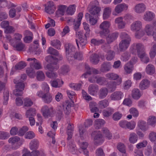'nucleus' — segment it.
<instances>
[{
	"instance_id": "5701e85b",
	"label": "nucleus",
	"mask_w": 156,
	"mask_h": 156,
	"mask_svg": "<svg viewBox=\"0 0 156 156\" xmlns=\"http://www.w3.org/2000/svg\"><path fill=\"white\" fill-rule=\"evenodd\" d=\"M119 34L117 32H114L108 35L106 37V40L108 44H110L115 41L118 37Z\"/></svg>"
},
{
	"instance_id": "20e7f679",
	"label": "nucleus",
	"mask_w": 156,
	"mask_h": 156,
	"mask_svg": "<svg viewBox=\"0 0 156 156\" xmlns=\"http://www.w3.org/2000/svg\"><path fill=\"white\" fill-rule=\"evenodd\" d=\"M42 87L44 91L46 93L44 94L42 100L44 103L46 104H49L52 101L53 99L52 95L48 93L49 90V87L48 85L45 83H43Z\"/></svg>"
},
{
	"instance_id": "5fc2aeb1",
	"label": "nucleus",
	"mask_w": 156,
	"mask_h": 156,
	"mask_svg": "<svg viewBox=\"0 0 156 156\" xmlns=\"http://www.w3.org/2000/svg\"><path fill=\"white\" fill-rule=\"evenodd\" d=\"M75 7L76 6L74 5L69 6L67 8L66 12L68 15H72L75 12Z\"/></svg>"
},
{
	"instance_id": "09e8293b",
	"label": "nucleus",
	"mask_w": 156,
	"mask_h": 156,
	"mask_svg": "<svg viewBox=\"0 0 156 156\" xmlns=\"http://www.w3.org/2000/svg\"><path fill=\"white\" fill-rule=\"evenodd\" d=\"M70 70L68 66L64 65L61 67L59 69L60 72L63 75L66 74Z\"/></svg>"
},
{
	"instance_id": "39448f33",
	"label": "nucleus",
	"mask_w": 156,
	"mask_h": 156,
	"mask_svg": "<svg viewBox=\"0 0 156 156\" xmlns=\"http://www.w3.org/2000/svg\"><path fill=\"white\" fill-rule=\"evenodd\" d=\"M83 17V13L82 12L80 13L78 16L77 20L76 21L75 20L72 19L70 17H66V21L68 23H73L74 25V29L76 31H77L80 25V22Z\"/></svg>"
},
{
	"instance_id": "473e14b6",
	"label": "nucleus",
	"mask_w": 156,
	"mask_h": 156,
	"mask_svg": "<svg viewBox=\"0 0 156 156\" xmlns=\"http://www.w3.org/2000/svg\"><path fill=\"white\" fill-rule=\"evenodd\" d=\"M145 71L149 75H153L155 72L154 66L151 64H149L146 67Z\"/></svg>"
},
{
	"instance_id": "bf43d9fd",
	"label": "nucleus",
	"mask_w": 156,
	"mask_h": 156,
	"mask_svg": "<svg viewBox=\"0 0 156 156\" xmlns=\"http://www.w3.org/2000/svg\"><path fill=\"white\" fill-rule=\"evenodd\" d=\"M51 45L57 49H59L60 47V42L58 40H54L51 41Z\"/></svg>"
},
{
	"instance_id": "8fccbe9b",
	"label": "nucleus",
	"mask_w": 156,
	"mask_h": 156,
	"mask_svg": "<svg viewBox=\"0 0 156 156\" xmlns=\"http://www.w3.org/2000/svg\"><path fill=\"white\" fill-rule=\"evenodd\" d=\"M137 125L140 129L146 131L147 129L146 126V123L144 121L140 120L139 121Z\"/></svg>"
},
{
	"instance_id": "bb28decb",
	"label": "nucleus",
	"mask_w": 156,
	"mask_h": 156,
	"mask_svg": "<svg viewBox=\"0 0 156 156\" xmlns=\"http://www.w3.org/2000/svg\"><path fill=\"white\" fill-rule=\"evenodd\" d=\"M97 16L90 15L89 13H86L85 14V18L87 20H88L90 23L92 25H94L97 22Z\"/></svg>"
},
{
	"instance_id": "a19ab883",
	"label": "nucleus",
	"mask_w": 156,
	"mask_h": 156,
	"mask_svg": "<svg viewBox=\"0 0 156 156\" xmlns=\"http://www.w3.org/2000/svg\"><path fill=\"white\" fill-rule=\"evenodd\" d=\"M83 57V54L82 53L75 52L73 55H72L68 60L71 61L75 59L81 60L82 59Z\"/></svg>"
},
{
	"instance_id": "4be33fe9",
	"label": "nucleus",
	"mask_w": 156,
	"mask_h": 156,
	"mask_svg": "<svg viewBox=\"0 0 156 156\" xmlns=\"http://www.w3.org/2000/svg\"><path fill=\"white\" fill-rule=\"evenodd\" d=\"M88 147V144L86 142H83L80 146V148L79 149V151L80 153H83L86 155L89 156V152L87 149Z\"/></svg>"
},
{
	"instance_id": "e2e57ef3",
	"label": "nucleus",
	"mask_w": 156,
	"mask_h": 156,
	"mask_svg": "<svg viewBox=\"0 0 156 156\" xmlns=\"http://www.w3.org/2000/svg\"><path fill=\"white\" fill-rule=\"evenodd\" d=\"M27 64L24 62H20L15 66V68L16 69L20 70L24 68Z\"/></svg>"
},
{
	"instance_id": "2f4dec72",
	"label": "nucleus",
	"mask_w": 156,
	"mask_h": 156,
	"mask_svg": "<svg viewBox=\"0 0 156 156\" xmlns=\"http://www.w3.org/2000/svg\"><path fill=\"white\" fill-rule=\"evenodd\" d=\"M39 142L36 139H34L31 141L29 144V147L30 150H37L39 146Z\"/></svg>"
},
{
	"instance_id": "c756f323",
	"label": "nucleus",
	"mask_w": 156,
	"mask_h": 156,
	"mask_svg": "<svg viewBox=\"0 0 156 156\" xmlns=\"http://www.w3.org/2000/svg\"><path fill=\"white\" fill-rule=\"evenodd\" d=\"M150 82L147 79H144L142 80L139 84V87L141 90H144L148 88L150 85Z\"/></svg>"
},
{
	"instance_id": "ea45409f",
	"label": "nucleus",
	"mask_w": 156,
	"mask_h": 156,
	"mask_svg": "<svg viewBox=\"0 0 156 156\" xmlns=\"http://www.w3.org/2000/svg\"><path fill=\"white\" fill-rule=\"evenodd\" d=\"M138 56L140 58L142 62L144 63L147 64L149 61V58L145 52L141 54H140Z\"/></svg>"
},
{
	"instance_id": "58836bf2",
	"label": "nucleus",
	"mask_w": 156,
	"mask_h": 156,
	"mask_svg": "<svg viewBox=\"0 0 156 156\" xmlns=\"http://www.w3.org/2000/svg\"><path fill=\"white\" fill-rule=\"evenodd\" d=\"M96 83L100 85L104 86L106 84L107 81L105 77L97 76Z\"/></svg>"
},
{
	"instance_id": "4c0bfd02",
	"label": "nucleus",
	"mask_w": 156,
	"mask_h": 156,
	"mask_svg": "<svg viewBox=\"0 0 156 156\" xmlns=\"http://www.w3.org/2000/svg\"><path fill=\"white\" fill-rule=\"evenodd\" d=\"M102 132L106 139L108 140L112 139V134L107 128H103L102 129Z\"/></svg>"
},
{
	"instance_id": "f704fd0d",
	"label": "nucleus",
	"mask_w": 156,
	"mask_h": 156,
	"mask_svg": "<svg viewBox=\"0 0 156 156\" xmlns=\"http://www.w3.org/2000/svg\"><path fill=\"white\" fill-rule=\"evenodd\" d=\"M66 6L64 5H61L55 13L58 17L64 15L65 11L66 10Z\"/></svg>"
},
{
	"instance_id": "f03ea898",
	"label": "nucleus",
	"mask_w": 156,
	"mask_h": 156,
	"mask_svg": "<svg viewBox=\"0 0 156 156\" xmlns=\"http://www.w3.org/2000/svg\"><path fill=\"white\" fill-rule=\"evenodd\" d=\"M72 104L68 101H66L63 103L62 106L58 107L57 109V115L59 119H61L62 116L63 111L66 115L69 114L71 112V108Z\"/></svg>"
},
{
	"instance_id": "e433bc0d",
	"label": "nucleus",
	"mask_w": 156,
	"mask_h": 156,
	"mask_svg": "<svg viewBox=\"0 0 156 156\" xmlns=\"http://www.w3.org/2000/svg\"><path fill=\"white\" fill-rule=\"evenodd\" d=\"M90 61L92 64H97L99 61V57L98 55L96 54H92L90 57Z\"/></svg>"
},
{
	"instance_id": "6e6552de",
	"label": "nucleus",
	"mask_w": 156,
	"mask_h": 156,
	"mask_svg": "<svg viewBox=\"0 0 156 156\" xmlns=\"http://www.w3.org/2000/svg\"><path fill=\"white\" fill-rule=\"evenodd\" d=\"M131 49L133 53H134L136 51L138 55L145 52L144 46L140 43L133 44L132 46Z\"/></svg>"
},
{
	"instance_id": "b1692460",
	"label": "nucleus",
	"mask_w": 156,
	"mask_h": 156,
	"mask_svg": "<svg viewBox=\"0 0 156 156\" xmlns=\"http://www.w3.org/2000/svg\"><path fill=\"white\" fill-rule=\"evenodd\" d=\"M74 125L73 124H71L70 123L68 124V126L67 128L66 131L68 135L67 140H69L72 138L74 131Z\"/></svg>"
},
{
	"instance_id": "c03bdc74",
	"label": "nucleus",
	"mask_w": 156,
	"mask_h": 156,
	"mask_svg": "<svg viewBox=\"0 0 156 156\" xmlns=\"http://www.w3.org/2000/svg\"><path fill=\"white\" fill-rule=\"evenodd\" d=\"M69 149V151L73 154H75L77 152L76 147L75 144L73 141H70L69 142L68 146Z\"/></svg>"
},
{
	"instance_id": "a18cd8bd",
	"label": "nucleus",
	"mask_w": 156,
	"mask_h": 156,
	"mask_svg": "<svg viewBox=\"0 0 156 156\" xmlns=\"http://www.w3.org/2000/svg\"><path fill=\"white\" fill-rule=\"evenodd\" d=\"M36 113V111L34 108H30L27 111L26 113V117H31L35 116Z\"/></svg>"
},
{
	"instance_id": "cd10ccee",
	"label": "nucleus",
	"mask_w": 156,
	"mask_h": 156,
	"mask_svg": "<svg viewBox=\"0 0 156 156\" xmlns=\"http://www.w3.org/2000/svg\"><path fill=\"white\" fill-rule=\"evenodd\" d=\"M101 10L100 7L90 8L89 9V14L92 16H98Z\"/></svg>"
},
{
	"instance_id": "a211bd4d",
	"label": "nucleus",
	"mask_w": 156,
	"mask_h": 156,
	"mask_svg": "<svg viewBox=\"0 0 156 156\" xmlns=\"http://www.w3.org/2000/svg\"><path fill=\"white\" fill-rule=\"evenodd\" d=\"M146 6L143 3H141L136 4L135 7V12L138 13H141L144 12L146 9Z\"/></svg>"
},
{
	"instance_id": "774afa93",
	"label": "nucleus",
	"mask_w": 156,
	"mask_h": 156,
	"mask_svg": "<svg viewBox=\"0 0 156 156\" xmlns=\"http://www.w3.org/2000/svg\"><path fill=\"white\" fill-rule=\"evenodd\" d=\"M149 138L151 142H156V133L151 132L149 135Z\"/></svg>"
},
{
	"instance_id": "3c124183",
	"label": "nucleus",
	"mask_w": 156,
	"mask_h": 156,
	"mask_svg": "<svg viewBox=\"0 0 156 156\" xmlns=\"http://www.w3.org/2000/svg\"><path fill=\"white\" fill-rule=\"evenodd\" d=\"M137 136L136 133H132L130 134L129 140L131 143L134 144L137 141Z\"/></svg>"
},
{
	"instance_id": "f3484780",
	"label": "nucleus",
	"mask_w": 156,
	"mask_h": 156,
	"mask_svg": "<svg viewBox=\"0 0 156 156\" xmlns=\"http://www.w3.org/2000/svg\"><path fill=\"white\" fill-rule=\"evenodd\" d=\"M43 116L45 118L50 116L52 112V109L51 108H49L47 105L43 106L41 109Z\"/></svg>"
},
{
	"instance_id": "72a5a7b5",
	"label": "nucleus",
	"mask_w": 156,
	"mask_h": 156,
	"mask_svg": "<svg viewBox=\"0 0 156 156\" xmlns=\"http://www.w3.org/2000/svg\"><path fill=\"white\" fill-rule=\"evenodd\" d=\"M105 76L109 80H115L119 78V76L117 74L113 73H107L105 74Z\"/></svg>"
},
{
	"instance_id": "423d86ee",
	"label": "nucleus",
	"mask_w": 156,
	"mask_h": 156,
	"mask_svg": "<svg viewBox=\"0 0 156 156\" xmlns=\"http://www.w3.org/2000/svg\"><path fill=\"white\" fill-rule=\"evenodd\" d=\"M110 23L108 21H104L100 25V28L101 30L99 32L100 36L101 37L107 36L109 31L108 28L110 26Z\"/></svg>"
},
{
	"instance_id": "dca6fc26",
	"label": "nucleus",
	"mask_w": 156,
	"mask_h": 156,
	"mask_svg": "<svg viewBox=\"0 0 156 156\" xmlns=\"http://www.w3.org/2000/svg\"><path fill=\"white\" fill-rule=\"evenodd\" d=\"M155 17L154 13L151 11H147L145 13L143 18L146 21L150 22L153 20Z\"/></svg>"
},
{
	"instance_id": "4d7b16f0",
	"label": "nucleus",
	"mask_w": 156,
	"mask_h": 156,
	"mask_svg": "<svg viewBox=\"0 0 156 156\" xmlns=\"http://www.w3.org/2000/svg\"><path fill=\"white\" fill-rule=\"evenodd\" d=\"M105 123V121L102 119H97L95 122V126L97 129H99L101 126Z\"/></svg>"
},
{
	"instance_id": "69168bd1",
	"label": "nucleus",
	"mask_w": 156,
	"mask_h": 156,
	"mask_svg": "<svg viewBox=\"0 0 156 156\" xmlns=\"http://www.w3.org/2000/svg\"><path fill=\"white\" fill-rule=\"evenodd\" d=\"M117 149L123 154L126 153L125 147L124 145L122 143H119L117 146Z\"/></svg>"
},
{
	"instance_id": "9d476101",
	"label": "nucleus",
	"mask_w": 156,
	"mask_h": 156,
	"mask_svg": "<svg viewBox=\"0 0 156 156\" xmlns=\"http://www.w3.org/2000/svg\"><path fill=\"white\" fill-rule=\"evenodd\" d=\"M27 60L30 62V66L32 69L38 70L42 68L41 63L35 58H27Z\"/></svg>"
},
{
	"instance_id": "1a4fd4ad",
	"label": "nucleus",
	"mask_w": 156,
	"mask_h": 156,
	"mask_svg": "<svg viewBox=\"0 0 156 156\" xmlns=\"http://www.w3.org/2000/svg\"><path fill=\"white\" fill-rule=\"evenodd\" d=\"M65 50L66 53V57L69 60L75 52V48L72 44L68 43L65 45Z\"/></svg>"
},
{
	"instance_id": "49530a36",
	"label": "nucleus",
	"mask_w": 156,
	"mask_h": 156,
	"mask_svg": "<svg viewBox=\"0 0 156 156\" xmlns=\"http://www.w3.org/2000/svg\"><path fill=\"white\" fill-rule=\"evenodd\" d=\"M148 125L154 126L156 124V117L154 116H150L147 119Z\"/></svg>"
},
{
	"instance_id": "7c9ffc66",
	"label": "nucleus",
	"mask_w": 156,
	"mask_h": 156,
	"mask_svg": "<svg viewBox=\"0 0 156 156\" xmlns=\"http://www.w3.org/2000/svg\"><path fill=\"white\" fill-rule=\"evenodd\" d=\"M60 80L58 79L55 80H51L50 81V83L51 86L54 88H58L61 87L62 85L63 84V81L61 80V84L60 83Z\"/></svg>"
},
{
	"instance_id": "7ed1b4c3",
	"label": "nucleus",
	"mask_w": 156,
	"mask_h": 156,
	"mask_svg": "<svg viewBox=\"0 0 156 156\" xmlns=\"http://www.w3.org/2000/svg\"><path fill=\"white\" fill-rule=\"evenodd\" d=\"M144 31L147 35L152 36L155 41H156V20L153 22L152 24H147L144 28Z\"/></svg>"
},
{
	"instance_id": "6ab92c4d",
	"label": "nucleus",
	"mask_w": 156,
	"mask_h": 156,
	"mask_svg": "<svg viewBox=\"0 0 156 156\" xmlns=\"http://www.w3.org/2000/svg\"><path fill=\"white\" fill-rule=\"evenodd\" d=\"M99 90L98 86L95 84H90L88 88V93L92 95H94Z\"/></svg>"
},
{
	"instance_id": "0e129e2a",
	"label": "nucleus",
	"mask_w": 156,
	"mask_h": 156,
	"mask_svg": "<svg viewBox=\"0 0 156 156\" xmlns=\"http://www.w3.org/2000/svg\"><path fill=\"white\" fill-rule=\"evenodd\" d=\"M35 136V133L31 131H30L27 132L25 135V138L28 139H32L34 138Z\"/></svg>"
},
{
	"instance_id": "c85d7f7f",
	"label": "nucleus",
	"mask_w": 156,
	"mask_h": 156,
	"mask_svg": "<svg viewBox=\"0 0 156 156\" xmlns=\"http://www.w3.org/2000/svg\"><path fill=\"white\" fill-rule=\"evenodd\" d=\"M142 95L140 90L137 88L134 89L132 91V96L135 100H138Z\"/></svg>"
},
{
	"instance_id": "79ce46f5",
	"label": "nucleus",
	"mask_w": 156,
	"mask_h": 156,
	"mask_svg": "<svg viewBox=\"0 0 156 156\" xmlns=\"http://www.w3.org/2000/svg\"><path fill=\"white\" fill-rule=\"evenodd\" d=\"M114 112V110L113 108L108 107L103 111V114L104 116L108 117L111 115Z\"/></svg>"
},
{
	"instance_id": "338daca9",
	"label": "nucleus",
	"mask_w": 156,
	"mask_h": 156,
	"mask_svg": "<svg viewBox=\"0 0 156 156\" xmlns=\"http://www.w3.org/2000/svg\"><path fill=\"white\" fill-rule=\"evenodd\" d=\"M24 105L26 107L30 106L33 104V102L31 100L28 98H26L23 100Z\"/></svg>"
},
{
	"instance_id": "9b49d317",
	"label": "nucleus",
	"mask_w": 156,
	"mask_h": 156,
	"mask_svg": "<svg viewBox=\"0 0 156 156\" xmlns=\"http://www.w3.org/2000/svg\"><path fill=\"white\" fill-rule=\"evenodd\" d=\"M7 38H8V39L9 40L12 44V45L15 48L14 49L15 50H16L18 51H21L23 50L25 45L22 42H19L17 43L16 44H15L12 42L13 40H11V37L10 36L7 37Z\"/></svg>"
},
{
	"instance_id": "aec40b11",
	"label": "nucleus",
	"mask_w": 156,
	"mask_h": 156,
	"mask_svg": "<svg viewBox=\"0 0 156 156\" xmlns=\"http://www.w3.org/2000/svg\"><path fill=\"white\" fill-rule=\"evenodd\" d=\"M111 68L112 65L110 62H105L101 64L100 70L102 73H106L109 71Z\"/></svg>"
},
{
	"instance_id": "2eb2a0df",
	"label": "nucleus",
	"mask_w": 156,
	"mask_h": 156,
	"mask_svg": "<svg viewBox=\"0 0 156 156\" xmlns=\"http://www.w3.org/2000/svg\"><path fill=\"white\" fill-rule=\"evenodd\" d=\"M130 41L129 40H122L119 44V50L122 51L126 50L129 46Z\"/></svg>"
},
{
	"instance_id": "37998d69",
	"label": "nucleus",
	"mask_w": 156,
	"mask_h": 156,
	"mask_svg": "<svg viewBox=\"0 0 156 156\" xmlns=\"http://www.w3.org/2000/svg\"><path fill=\"white\" fill-rule=\"evenodd\" d=\"M124 69L126 73L127 74L131 73L133 70V65L131 63H128L125 65Z\"/></svg>"
},
{
	"instance_id": "052dcab7",
	"label": "nucleus",
	"mask_w": 156,
	"mask_h": 156,
	"mask_svg": "<svg viewBox=\"0 0 156 156\" xmlns=\"http://www.w3.org/2000/svg\"><path fill=\"white\" fill-rule=\"evenodd\" d=\"M3 97L4 99L3 104L6 105L9 98V92L7 90H5L3 92Z\"/></svg>"
},
{
	"instance_id": "13d9d810",
	"label": "nucleus",
	"mask_w": 156,
	"mask_h": 156,
	"mask_svg": "<svg viewBox=\"0 0 156 156\" xmlns=\"http://www.w3.org/2000/svg\"><path fill=\"white\" fill-rule=\"evenodd\" d=\"M26 73L30 78H34L35 76V72L31 68H27L26 70Z\"/></svg>"
},
{
	"instance_id": "412c9836",
	"label": "nucleus",
	"mask_w": 156,
	"mask_h": 156,
	"mask_svg": "<svg viewBox=\"0 0 156 156\" xmlns=\"http://www.w3.org/2000/svg\"><path fill=\"white\" fill-rule=\"evenodd\" d=\"M128 5L125 3H122L117 5L115 9V12L120 13L124 10H126L128 8Z\"/></svg>"
},
{
	"instance_id": "f257e3e1",
	"label": "nucleus",
	"mask_w": 156,
	"mask_h": 156,
	"mask_svg": "<svg viewBox=\"0 0 156 156\" xmlns=\"http://www.w3.org/2000/svg\"><path fill=\"white\" fill-rule=\"evenodd\" d=\"M45 60L48 62H50L46 66H44L45 70H48L51 71L57 70L59 68V66L57 64L58 58L55 57L51 55H48L45 58Z\"/></svg>"
},
{
	"instance_id": "ddd939ff",
	"label": "nucleus",
	"mask_w": 156,
	"mask_h": 156,
	"mask_svg": "<svg viewBox=\"0 0 156 156\" xmlns=\"http://www.w3.org/2000/svg\"><path fill=\"white\" fill-rule=\"evenodd\" d=\"M122 82V79L121 78H120L116 81L110 82L108 86V87L111 90L114 91L116 88V86L120 85Z\"/></svg>"
},
{
	"instance_id": "c9c22d12",
	"label": "nucleus",
	"mask_w": 156,
	"mask_h": 156,
	"mask_svg": "<svg viewBox=\"0 0 156 156\" xmlns=\"http://www.w3.org/2000/svg\"><path fill=\"white\" fill-rule=\"evenodd\" d=\"M112 12V9L108 7L105 8L104 9L103 13V18L104 20L108 19L110 16Z\"/></svg>"
},
{
	"instance_id": "f8f14e48",
	"label": "nucleus",
	"mask_w": 156,
	"mask_h": 156,
	"mask_svg": "<svg viewBox=\"0 0 156 156\" xmlns=\"http://www.w3.org/2000/svg\"><path fill=\"white\" fill-rule=\"evenodd\" d=\"M123 96L124 94L122 92L117 91L113 93L111 95L110 98L112 100L117 101L121 99Z\"/></svg>"
},
{
	"instance_id": "0eeeda50",
	"label": "nucleus",
	"mask_w": 156,
	"mask_h": 156,
	"mask_svg": "<svg viewBox=\"0 0 156 156\" xmlns=\"http://www.w3.org/2000/svg\"><path fill=\"white\" fill-rule=\"evenodd\" d=\"M13 82L16 85V89L13 90V94L17 96H21L23 94V90L24 87V84L22 82H18L16 80H14Z\"/></svg>"
},
{
	"instance_id": "864d4df0",
	"label": "nucleus",
	"mask_w": 156,
	"mask_h": 156,
	"mask_svg": "<svg viewBox=\"0 0 156 156\" xmlns=\"http://www.w3.org/2000/svg\"><path fill=\"white\" fill-rule=\"evenodd\" d=\"M105 42L103 39L98 40L95 38L92 39L90 41L91 43L95 46H98Z\"/></svg>"
},
{
	"instance_id": "de8ad7c7",
	"label": "nucleus",
	"mask_w": 156,
	"mask_h": 156,
	"mask_svg": "<svg viewBox=\"0 0 156 156\" xmlns=\"http://www.w3.org/2000/svg\"><path fill=\"white\" fill-rule=\"evenodd\" d=\"M115 55V53L114 51L109 50L106 54V59L108 61H111L114 58Z\"/></svg>"
},
{
	"instance_id": "6e6d98bb",
	"label": "nucleus",
	"mask_w": 156,
	"mask_h": 156,
	"mask_svg": "<svg viewBox=\"0 0 156 156\" xmlns=\"http://www.w3.org/2000/svg\"><path fill=\"white\" fill-rule=\"evenodd\" d=\"M83 28L86 30V33L84 34L85 37H89L90 35V30L89 25L86 22L83 23Z\"/></svg>"
},
{
	"instance_id": "680f3d73",
	"label": "nucleus",
	"mask_w": 156,
	"mask_h": 156,
	"mask_svg": "<svg viewBox=\"0 0 156 156\" xmlns=\"http://www.w3.org/2000/svg\"><path fill=\"white\" fill-rule=\"evenodd\" d=\"M99 104L101 108H104L108 105L109 102L107 100L104 99L100 101Z\"/></svg>"
},
{
	"instance_id": "a878e982",
	"label": "nucleus",
	"mask_w": 156,
	"mask_h": 156,
	"mask_svg": "<svg viewBox=\"0 0 156 156\" xmlns=\"http://www.w3.org/2000/svg\"><path fill=\"white\" fill-rule=\"evenodd\" d=\"M94 140L96 144H100L104 141V138L100 132H97L94 137Z\"/></svg>"
},
{
	"instance_id": "603ef678",
	"label": "nucleus",
	"mask_w": 156,
	"mask_h": 156,
	"mask_svg": "<svg viewBox=\"0 0 156 156\" xmlns=\"http://www.w3.org/2000/svg\"><path fill=\"white\" fill-rule=\"evenodd\" d=\"M37 79L39 81H43L45 78V76L43 72L41 71H38L37 73Z\"/></svg>"
},
{
	"instance_id": "4468645a",
	"label": "nucleus",
	"mask_w": 156,
	"mask_h": 156,
	"mask_svg": "<svg viewBox=\"0 0 156 156\" xmlns=\"http://www.w3.org/2000/svg\"><path fill=\"white\" fill-rule=\"evenodd\" d=\"M142 27V23L140 21L134 22L131 25V29L133 31H137Z\"/></svg>"
},
{
	"instance_id": "393cba45",
	"label": "nucleus",
	"mask_w": 156,
	"mask_h": 156,
	"mask_svg": "<svg viewBox=\"0 0 156 156\" xmlns=\"http://www.w3.org/2000/svg\"><path fill=\"white\" fill-rule=\"evenodd\" d=\"M108 89L106 87H104L101 88L98 92V97L101 99L105 98L108 95Z\"/></svg>"
}]
</instances>
